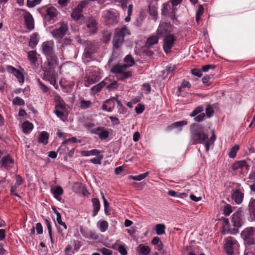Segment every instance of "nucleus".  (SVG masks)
<instances>
[{"label": "nucleus", "mask_w": 255, "mask_h": 255, "mask_svg": "<svg viewBox=\"0 0 255 255\" xmlns=\"http://www.w3.org/2000/svg\"><path fill=\"white\" fill-rule=\"evenodd\" d=\"M55 110H61L62 111H65L66 110V104L64 103V102L63 101L62 102H60L59 103H56L55 106Z\"/></svg>", "instance_id": "obj_56"}, {"label": "nucleus", "mask_w": 255, "mask_h": 255, "mask_svg": "<svg viewBox=\"0 0 255 255\" xmlns=\"http://www.w3.org/2000/svg\"><path fill=\"white\" fill-rule=\"evenodd\" d=\"M190 140L192 144H204L205 151L208 152L210 146H213L216 139L214 129L212 130V135L209 138L207 130L202 126L193 124L190 127Z\"/></svg>", "instance_id": "obj_1"}, {"label": "nucleus", "mask_w": 255, "mask_h": 255, "mask_svg": "<svg viewBox=\"0 0 255 255\" xmlns=\"http://www.w3.org/2000/svg\"><path fill=\"white\" fill-rule=\"evenodd\" d=\"M137 251L141 255H150V249L147 246L143 244L139 245L136 249Z\"/></svg>", "instance_id": "obj_28"}, {"label": "nucleus", "mask_w": 255, "mask_h": 255, "mask_svg": "<svg viewBox=\"0 0 255 255\" xmlns=\"http://www.w3.org/2000/svg\"><path fill=\"white\" fill-rule=\"evenodd\" d=\"M65 111H62L61 110H55L54 113L56 114V115L61 120L64 121L66 117L64 115Z\"/></svg>", "instance_id": "obj_49"}, {"label": "nucleus", "mask_w": 255, "mask_h": 255, "mask_svg": "<svg viewBox=\"0 0 255 255\" xmlns=\"http://www.w3.org/2000/svg\"><path fill=\"white\" fill-rule=\"evenodd\" d=\"M99 230L102 233L106 232L109 227L108 223L106 220H101L98 222Z\"/></svg>", "instance_id": "obj_39"}, {"label": "nucleus", "mask_w": 255, "mask_h": 255, "mask_svg": "<svg viewBox=\"0 0 255 255\" xmlns=\"http://www.w3.org/2000/svg\"><path fill=\"white\" fill-rule=\"evenodd\" d=\"M92 102L90 101L82 100L80 101V107L82 109H87L90 107Z\"/></svg>", "instance_id": "obj_48"}, {"label": "nucleus", "mask_w": 255, "mask_h": 255, "mask_svg": "<svg viewBox=\"0 0 255 255\" xmlns=\"http://www.w3.org/2000/svg\"><path fill=\"white\" fill-rule=\"evenodd\" d=\"M100 79V76L98 75H95L94 77H92L91 75H89L87 80H85V85L86 87L89 86L90 85L93 84L96 82H97Z\"/></svg>", "instance_id": "obj_34"}, {"label": "nucleus", "mask_w": 255, "mask_h": 255, "mask_svg": "<svg viewBox=\"0 0 255 255\" xmlns=\"http://www.w3.org/2000/svg\"><path fill=\"white\" fill-rule=\"evenodd\" d=\"M97 23L93 18H89L87 22V27L91 34H94L96 32L97 27Z\"/></svg>", "instance_id": "obj_23"}, {"label": "nucleus", "mask_w": 255, "mask_h": 255, "mask_svg": "<svg viewBox=\"0 0 255 255\" xmlns=\"http://www.w3.org/2000/svg\"><path fill=\"white\" fill-rule=\"evenodd\" d=\"M255 232L253 227L247 228L241 233V237L244 240L245 244L247 249L248 247L255 244L254 233Z\"/></svg>", "instance_id": "obj_9"}, {"label": "nucleus", "mask_w": 255, "mask_h": 255, "mask_svg": "<svg viewBox=\"0 0 255 255\" xmlns=\"http://www.w3.org/2000/svg\"><path fill=\"white\" fill-rule=\"evenodd\" d=\"M115 102H116L117 104L118 113L123 114L125 112V108L123 106L122 103L117 98L113 97L111 99L106 101V103L108 104H110L111 103H113L114 106Z\"/></svg>", "instance_id": "obj_25"}, {"label": "nucleus", "mask_w": 255, "mask_h": 255, "mask_svg": "<svg viewBox=\"0 0 255 255\" xmlns=\"http://www.w3.org/2000/svg\"><path fill=\"white\" fill-rule=\"evenodd\" d=\"M68 29L67 24L64 22H61L59 23V27L52 30L51 34L55 39H61L66 34Z\"/></svg>", "instance_id": "obj_10"}, {"label": "nucleus", "mask_w": 255, "mask_h": 255, "mask_svg": "<svg viewBox=\"0 0 255 255\" xmlns=\"http://www.w3.org/2000/svg\"><path fill=\"white\" fill-rule=\"evenodd\" d=\"M106 17V24L109 26L115 25L118 22V17L117 13L113 11L110 10H107Z\"/></svg>", "instance_id": "obj_17"}, {"label": "nucleus", "mask_w": 255, "mask_h": 255, "mask_svg": "<svg viewBox=\"0 0 255 255\" xmlns=\"http://www.w3.org/2000/svg\"><path fill=\"white\" fill-rule=\"evenodd\" d=\"M103 158L102 155H98L96 157L90 159V162L94 164H101Z\"/></svg>", "instance_id": "obj_50"}, {"label": "nucleus", "mask_w": 255, "mask_h": 255, "mask_svg": "<svg viewBox=\"0 0 255 255\" xmlns=\"http://www.w3.org/2000/svg\"><path fill=\"white\" fill-rule=\"evenodd\" d=\"M128 68L127 66L124 64H117L111 68V71L113 73L118 74V79L119 80L124 81L132 75L131 72L127 70Z\"/></svg>", "instance_id": "obj_7"}, {"label": "nucleus", "mask_w": 255, "mask_h": 255, "mask_svg": "<svg viewBox=\"0 0 255 255\" xmlns=\"http://www.w3.org/2000/svg\"><path fill=\"white\" fill-rule=\"evenodd\" d=\"M109 129L104 127H98L91 129L90 131L91 133L98 135L101 140L106 139L109 136Z\"/></svg>", "instance_id": "obj_14"}, {"label": "nucleus", "mask_w": 255, "mask_h": 255, "mask_svg": "<svg viewBox=\"0 0 255 255\" xmlns=\"http://www.w3.org/2000/svg\"><path fill=\"white\" fill-rule=\"evenodd\" d=\"M205 118V115L204 113H201L199 115L195 117L194 121L196 122H202Z\"/></svg>", "instance_id": "obj_61"}, {"label": "nucleus", "mask_w": 255, "mask_h": 255, "mask_svg": "<svg viewBox=\"0 0 255 255\" xmlns=\"http://www.w3.org/2000/svg\"><path fill=\"white\" fill-rule=\"evenodd\" d=\"M109 80L108 79H105L104 80L102 81L100 83H98V84H96L93 86L91 88V91L94 93L96 94L97 93L101 91V90L105 87L107 84V81H108Z\"/></svg>", "instance_id": "obj_27"}, {"label": "nucleus", "mask_w": 255, "mask_h": 255, "mask_svg": "<svg viewBox=\"0 0 255 255\" xmlns=\"http://www.w3.org/2000/svg\"><path fill=\"white\" fill-rule=\"evenodd\" d=\"M215 68V65L213 64H208L203 65L202 66V70L203 72H206L208 71V70L210 69H214Z\"/></svg>", "instance_id": "obj_62"}, {"label": "nucleus", "mask_w": 255, "mask_h": 255, "mask_svg": "<svg viewBox=\"0 0 255 255\" xmlns=\"http://www.w3.org/2000/svg\"><path fill=\"white\" fill-rule=\"evenodd\" d=\"M23 131L25 133H29L33 128V125L28 121L24 122L22 124Z\"/></svg>", "instance_id": "obj_35"}, {"label": "nucleus", "mask_w": 255, "mask_h": 255, "mask_svg": "<svg viewBox=\"0 0 255 255\" xmlns=\"http://www.w3.org/2000/svg\"><path fill=\"white\" fill-rule=\"evenodd\" d=\"M204 111V108L202 106L196 107L190 114L191 117H195L198 114H200Z\"/></svg>", "instance_id": "obj_45"}, {"label": "nucleus", "mask_w": 255, "mask_h": 255, "mask_svg": "<svg viewBox=\"0 0 255 255\" xmlns=\"http://www.w3.org/2000/svg\"><path fill=\"white\" fill-rule=\"evenodd\" d=\"M166 228L164 224H158L155 226L156 233L158 235H162L165 233V229Z\"/></svg>", "instance_id": "obj_41"}, {"label": "nucleus", "mask_w": 255, "mask_h": 255, "mask_svg": "<svg viewBox=\"0 0 255 255\" xmlns=\"http://www.w3.org/2000/svg\"><path fill=\"white\" fill-rule=\"evenodd\" d=\"M149 175V172H146L142 174H140L137 176H130L129 178L136 181H141L146 178Z\"/></svg>", "instance_id": "obj_44"}, {"label": "nucleus", "mask_w": 255, "mask_h": 255, "mask_svg": "<svg viewBox=\"0 0 255 255\" xmlns=\"http://www.w3.org/2000/svg\"><path fill=\"white\" fill-rule=\"evenodd\" d=\"M232 212V208L230 204H226L224 207L223 213L225 216H229Z\"/></svg>", "instance_id": "obj_51"}, {"label": "nucleus", "mask_w": 255, "mask_h": 255, "mask_svg": "<svg viewBox=\"0 0 255 255\" xmlns=\"http://www.w3.org/2000/svg\"><path fill=\"white\" fill-rule=\"evenodd\" d=\"M99 251L103 254V255H112V251L106 248H103L99 250Z\"/></svg>", "instance_id": "obj_60"}, {"label": "nucleus", "mask_w": 255, "mask_h": 255, "mask_svg": "<svg viewBox=\"0 0 255 255\" xmlns=\"http://www.w3.org/2000/svg\"><path fill=\"white\" fill-rule=\"evenodd\" d=\"M49 133L45 131H43L40 132L38 137V142L46 145L48 142Z\"/></svg>", "instance_id": "obj_31"}, {"label": "nucleus", "mask_w": 255, "mask_h": 255, "mask_svg": "<svg viewBox=\"0 0 255 255\" xmlns=\"http://www.w3.org/2000/svg\"><path fill=\"white\" fill-rule=\"evenodd\" d=\"M92 202L93 207L92 216L95 217L97 215L100 210L101 205L99 199L97 198H93L92 199Z\"/></svg>", "instance_id": "obj_30"}, {"label": "nucleus", "mask_w": 255, "mask_h": 255, "mask_svg": "<svg viewBox=\"0 0 255 255\" xmlns=\"http://www.w3.org/2000/svg\"><path fill=\"white\" fill-rule=\"evenodd\" d=\"M124 61L126 62V64L124 65L127 66L128 68L131 67L135 63L133 58L130 55H127L124 58Z\"/></svg>", "instance_id": "obj_40"}, {"label": "nucleus", "mask_w": 255, "mask_h": 255, "mask_svg": "<svg viewBox=\"0 0 255 255\" xmlns=\"http://www.w3.org/2000/svg\"><path fill=\"white\" fill-rule=\"evenodd\" d=\"M187 124V122L186 121L176 122L170 125L168 128L169 130H172L173 128H178L181 130L182 128Z\"/></svg>", "instance_id": "obj_33"}, {"label": "nucleus", "mask_w": 255, "mask_h": 255, "mask_svg": "<svg viewBox=\"0 0 255 255\" xmlns=\"http://www.w3.org/2000/svg\"><path fill=\"white\" fill-rule=\"evenodd\" d=\"M54 213L56 215V221L58 224L62 226L66 230L67 229V226L66 225L65 223L63 222L62 220V217L60 213H59L56 210H55Z\"/></svg>", "instance_id": "obj_42"}, {"label": "nucleus", "mask_w": 255, "mask_h": 255, "mask_svg": "<svg viewBox=\"0 0 255 255\" xmlns=\"http://www.w3.org/2000/svg\"><path fill=\"white\" fill-rule=\"evenodd\" d=\"M38 10L41 14L45 21L52 24L57 21L59 12L55 7L52 6L45 7L38 9Z\"/></svg>", "instance_id": "obj_4"}, {"label": "nucleus", "mask_w": 255, "mask_h": 255, "mask_svg": "<svg viewBox=\"0 0 255 255\" xmlns=\"http://www.w3.org/2000/svg\"><path fill=\"white\" fill-rule=\"evenodd\" d=\"M14 160L9 155L4 156L0 161V164L1 167L7 170L13 167Z\"/></svg>", "instance_id": "obj_18"}, {"label": "nucleus", "mask_w": 255, "mask_h": 255, "mask_svg": "<svg viewBox=\"0 0 255 255\" xmlns=\"http://www.w3.org/2000/svg\"><path fill=\"white\" fill-rule=\"evenodd\" d=\"M224 249L228 255H238L239 254V244L234 238L230 237L226 239Z\"/></svg>", "instance_id": "obj_8"}, {"label": "nucleus", "mask_w": 255, "mask_h": 255, "mask_svg": "<svg viewBox=\"0 0 255 255\" xmlns=\"http://www.w3.org/2000/svg\"><path fill=\"white\" fill-rule=\"evenodd\" d=\"M12 103L14 106H23L25 103L22 98L16 97L12 100Z\"/></svg>", "instance_id": "obj_46"}, {"label": "nucleus", "mask_w": 255, "mask_h": 255, "mask_svg": "<svg viewBox=\"0 0 255 255\" xmlns=\"http://www.w3.org/2000/svg\"><path fill=\"white\" fill-rule=\"evenodd\" d=\"M37 84L40 89V90L44 93L48 92L49 90V88L43 84L39 79L37 80Z\"/></svg>", "instance_id": "obj_47"}, {"label": "nucleus", "mask_w": 255, "mask_h": 255, "mask_svg": "<svg viewBox=\"0 0 255 255\" xmlns=\"http://www.w3.org/2000/svg\"><path fill=\"white\" fill-rule=\"evenodd\" d=\"M6 70L9 73L13 74L17 79L20 84H23L24 82V70L22 69L19 70L14 67L8 65L6 67Z\"/></svg>", "instance_id": "obj_12"}, {"label": "nucleus", "mask_w": 255, "mask_h": 255, "mask_svg": "<svg viewBox=\"0 0 255 255\" xmlns=\"http://www.w3.org/2000/svg\"><path fill=\"white\" fill-rule=\"evenodd\" d=\"M51 192L54 198L59 201H61V196L63 194V190L61 186H56L54 189H51Z\"/></svg>", "instance_id": "obj_26"}, {"label": "nucleus", "mask_w": 255, "mask_h": 255, "mask_svg": "<svg viewBox=\"0 0 255 255\" xmlns=\"http://www.w3.org/2000/svg\"><path fill=\"white\" fill-rule=\"evenodd\" d=\"M42 0H27V5L29 7H33L35 5L39 4Z\"/></svg>", "instance_id": "obj_53"}, {"label": "nucleus", "mask_w": 255, "mask_h": 255, "mask_svg": "<svg viewBox=\"0 0 255 255\" xmlns=\"http://www.w3.org/2000/svg\"><path fill=\"white\" fill-rule=\"evenodd\" d=\"M249 213V220L250 221H255V198H252L248 205Z\"/></svg>", "instance_id": "obj_20"}, {"label": "nucleus", "mask_w": 255, "mask_h": 255, "mask_svg": "<svg viewBox=\"0 0 255 255\" xmlns=\"http://www.w3.org/2000/svg\"><path fill=\"white\" fill-rule=\"evenodd\" d=\"M192 74L198 77H201L202 76V71L199 69H193L192 70Z\"/></svg>", "instance_id": "obj_64"}, {"label": "nucleus", "mask_w": 255, "mask_h": 255, "mask_svg": "<svg viewBox=\"0 0 255 255\" xmlns=\"http://www.w3.org/2000/svg\"><path fill=\"white\" fill-rule=\"evenodd\" d=\"M69 142H71L72 143H80L81 140H78L76 137H72L71 138L66 139L64 141H63L62 143V145H64L67 144Z\"/></svg>", "instance_id": "obj_52"}, {"label": "nucleus", "mask_w": 255, "mask_h": 255, "mask_svg": "<svg viewBox=\"0 0 255 255\" xmlns=\"http://www.w3.org/2000/svg\"><path fill=\"white\" fill-rule=\"evenodd\" d=\"M83 236L87 238H89V239H92V240H96L98 239V235L96 234V233L94 231H90L88 233V235H87V236H85L84 235V234H83Z\"/></svg>", "instance_id": "obj_55"}, {"label": "nucleus", "mask_w": 255, "mask_h": 255, "mask_svg": "<svg viewBox=\"0 0 255 255\" xmlns=\"http://www.w3.org/2000/svg\"><path fill=\"white\" fill-rule=\"evenodd\" d=\"M149 14L152 16L154 20H156L157 17V7L153 4H150L148 6Z\"/></svg>", "instance_id": "obj_38"}, {"label": "nucleus", "mask_w": 255, "mask_h": 255, "mask_svg": "<svg viewBox=\"0 0 255 255\" xmlns=\"http://www.w3.org/2000/svg\"><path fill=\"white\" fill-rule=\"evenodd\" d=\"M46 80H48L51 85H53L55 89L58 88V86L57 84L56 80L54 77L52 76L47 78Z\"/></svg>", "instance_id": "obj_59"}, {"label": "nucleus", "mask_w": 255, "mask_h": 255, "mask_svg": "<svg viewBox=\"0 0 255 255\" xmlns=\"http://www.w3.org/2000/svg\"><path fill=\"white\" fill-rule=\"evenodd\" d=\"M231 222L234 228H238L241 227L243 223L241 218V213L237 212L234 213L232 216Z\"/></svg>", "instance_id": "obj_21"}, {"label": "nucleus", "mask_w": 255, "mask_h": 255, "mask_svg": "<svg viewBox=\"0 0 255 255\" xmlns=\"http://www.w3.org/2000/svg\"><path fill=\"white\" fill-rule=\"evenodd\" d=\"M240 149V147L238 145L236 144L234 146H233L229 152V156L231 158H234L236 157V154L238 150Z\"/></svg>", "instance_id": "obj_43"}, {"label": "nucleus", "mask_w": 255, "mask_h": 255, "mask_svg": "<svg viewBox=\"0 0 255 255\" xmlns=\"http://www.w3.org/2000/svg\"><path fill=\"white\" fill-rule=\"evenodd\" d=\"M176 38L173 34H168L163 39V47L166 53L170 52L175 42Z\"/></svg>", "instance_id": "obj_11"}, {"label": "nucleus", "mask_w": 255, "mask_h": 255, "mask_svg": "<svg viewBox=\"0 0 255 255\" xmlns=\"http://www.w3.org/2000/svg\"><path fill=\"white\" fill-rule=\"evenodd\" d=\"M42 52L47 58L49 66H52L56 63L57 57L54 53L52 43L49 41L43 42L42 44Z\"/></svg>", "instance_id": "obj_5"}, {"label": "nucleus", "mask_w": 255, "mask_h": 255, "mask_svg": "<svg viewBox=\"0 0 255 255\" xmlns=\"http://www.w3.org/2000/svg\"><path fill=\"white\" fill-rule=\"evenodd\" d=\"M39 41L38 35L37 33H34L30 36V40L29 41V45L33 48L38 43Z\"/></svg>", "instance_id": "obj_37"}, {"label": "nucleus", "mask_w": 255, "mask_h": 255, "mask_svg": "<svg viewBox=\"0 0 255 255\" xmlns=\"http://www.w3.org/2000/svg\"><path fill=\"white\" fill-rule=\"evenodd\" d=\"M24 19L27 29L29 30L33 29L34 28V24L32 15L29 12H27L24 16Z\"/></svg>", "instance_id": "obj_22"}, {"label": "nucleus", "mask_w": 255, "mask_h": 255, "mask_svg": "<svg viewBox=\"0 0 255 255\" xmlns=\"http://www.w3.org/2000/svg\"><path fill=\"white\" fill-rule=\"evenodd\" d=\"M158 37L157 35H152L148 38L145 43V46L147 48L151 47L153 45L158 43Z\"/></svg>", "instance_id": "obj_32"}, {"label": "nucleus", "mask_w": 255, "mask_h": 255, "mask_svg": "<svg viewBox=\"0 0 255 255\" xmlns=\"http://www.w3.org/2000/svg\"><path fill=\"white\" fill-rule=\"evenodd\" d=\"M27 54V58L31 64L35 65L37 61V54L36 51L32 50L28 51Z\"/></svg>", "instance_id": "obj_29"}, {"label": "nucleus", "mask_w": 255, "mask_h": 255, "mask_svg": "<svg viewBox=\"0 0 255 255\" xmlns=\"http://www.w3.org/2000/svg\"><path fill=\"white\" fill-rule=\"evenodd\" d=\"M170 27V24L167 22H161L156 31L157 35L159 36H163L169 34Z\"/></svg>", "instance_id": "obj_16"}, {"label": "nucleus", "mask_w": 255, "mask_h": 255, "mask_svg": "<svg viewBox=\"0 0 255 255\" xmlns=\"http://www.w3.org/2000/svg\"><path fill=\"white\" fill-rule=\"evenodd\" d=\"M118 87V82L116 81L112 82L110 84H108L107 86V89L109 90H111L112 89H117Z\"/></svg>", "instance_id": "obj_63"}, {"label": "nucleus", "mask_w": 255, "mask_h": 255, "mask_svg": "<svg viewBox=\"0 0 255 255\" xmlns=\"http://www.w3.org/2000/svg\"><path fill=\"white\" fill-rule=\"evenodd\" d=\"M87 3L88 2L86 0L82 1L73 10L71 13V17L74 20L78 21L81 19V17H83V9L86 6Z\"/></svg>", "instance_id": "obj_13"}, {"label": "nucleus", "mask_w": 255, "mask_h": 255, "mask_svg": "<svg viewBox=\"0 0 255 255\" xmlns=\"http://www.w3.org/2000/svg\"><path fill=\"white\" fill-rule=\"evenodd\" d=\"M231 189V198L232 201L237 204L243 202L244 198V189L241 184L232 183L230 186Z\"/></svg>", "instance_id": "obj_3"}, {"label": "nucleus", "mask_w": 255, "mask_h": 255, "mask_svg": "<svg viewBox=\"0 0 255 255\" xmlns=\"http://www.w3.org/2000/svg\"><path fill=\"white\" fill-rule=\"evenodd\" d=\"M115 1L120 3L123 9L125 10L127 9L128 15L126 17L125 20L126 22H129L130 20V15L132 12L133 6L132 4H128L127 6L128 0H115Z\"/></svg>", "instance_id": "obj_15"}, {"label": "nucleus", "mask_w": 255, "mask_h": 255, "mask_svg": "<svg viewBox=\"0 0 255 255\" xmlns=\"http://www.w3.org/2000/svg\"><path fill=\"white\" fill-rule=\"evenodd\" d=\"M145 109L144 106L141 104H138L135 108L136 114H140L144 111Z\"/></svg>", "instance_id": "obj_57"}, {"label": "nucleus", "mask_w": 255, "mask_h": 255, "mask_svg": "<svg viewBox=\"0 0 255 255\" xmlns=\"http://www.w3.org/2000/svg\"><path fill=\"white\" fill-rule=\"evenodd\" d=\"M182 0H170V2L164 3L162 8V14L170 16L172 20L175 19V8L173 7L179 4Z\"/></svg>", "instance_id": "obj_6"}, {"label": "nucleus", "mask_w": 255, "mask_h": 255, "mask_svg": "<svg viewBox=\"0 0 255 255\" xmlns=\"http://www.w3.org/2000/svg\"><path fill=\"white\" fill-rule=\"evenodd\" d=\"M205 112L206 117L208 118H210L213 116L214 111L210 105H208L206 108Z\"/></svg>", "instance_id": "obj_54"}, {"label": "nucleus", "mask_w": 255, "mask_h": 255, "mask_svg": "<svg viewBox=\"0 0 255 255\" xmlns=\"http://www.w3.org/2000/svg\"><path fill=\"white\" fill-rule=\"evenodd\" d=\"M130 34L129 30L126 26L115 29L112 41L115 50L122 47L124 42L125 37Z\"/></svg>", "instance_id": "obj_2"}, {"label": "nucleus", "mask_w": 255, "mask_h": 255, "mask_svg": "<svg viewBox=\"0 0 255 255\" xmlns=\"http://www.w3.org/2000/svg\"><path fill=\"white\" fill-rule=\"evenodd\" d=\"M81 154L83 156H97L100 154V151L96 149L91 150H83L81 151Z\"/></svg>", "instance_id": "obj_36"}, {"label": "nucleus", "mask_w": 255, "mask_h": 255, "mask_svg": "<svg viewBox=\"0 0 255 255\" xmlns=\"http://www.w3.org/2000/svg\"><path fill=\"white\" fill-rule=\"evenodd\" d=\"M118 251L121 255H127L128 254L127 250L125 245H122V246L119 247Z\"/></svg>", "instance_id": "obj_58"}, {"label": "nucleus", "mask_w": 255, "mask_h": 255, "mask_svg": "<svg viewBox=\"0 0 255 255\" xmlns=\"http://www.w3.org/2000/svg\"><path fill=\"white\" fill-rule=\"evenodd\" d=\"M96 51L95 46L93 44L88 45L84 50V56L86 58H91L92 55Z\"/></svg>", "instance_id": "obj_24"}, {"label": "nucleus", "mask_w": 255, "mask_h": 255, "mask_svg": "<svg viewBox=\"0 0 255 255\" xmlns=\"http://www.w3.org/2000/svg\"><path fill=\"white\" fill-rule=\"evenodd\" d=\"M231 167L232 169L234 171L243 169H245L246 170H249L250 169V166L244 160L235 162L232 164Z\"/></svg>", "instance_id": "obj_19"}]
</instances>
